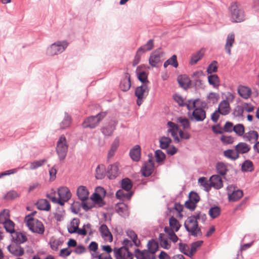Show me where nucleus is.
I'll return each instance as SVG.
<instances>
[{
    "label": "nucleus",
    "instance_id": "f257e3e1",
    "mask_svg": "<svg viewBox=\"0 0 259 259\" xmlns=\"http://www.w3.org/2000/svg\"><path fill=\"white\" fill-rule=\"evenodd\" d=\"M230 20L233 23H240L245 19V14L241 4L237 2L231 3L228 8Z\"/></svg>",
    "mask_w": 259,
    "mask_h": 259
},
{
    "label": "nucleus",
    "instance_id": "f03ea898",
    "mask_svg": "<svg viewBox=\"0 0 259 259\" xmlns=\"http://www.w3.org/2000/svg\"><path fill=\"white\" fill-rule=\"evenodd\" d=\"M148 250H140L136 249L135 251V255L137 259H144V258L148 259H156L155 253L158 249V244L157 242L151 240L148 243Z\"/></svg>",
    "mask_w": 259,
    "mask_h": 259
},
{
    "label": "nucleus",
    "instance_id": "7ed1b4c3",
    "mask_svg": "<svg viewBox=\"0 0 259 259\" xmlns=\"http://www.w3.org/2000/svg\"><path fill=\"white\" fill-rule=\"evenodd\" d=\"M35 212H32L25 217L24 222L29 230L32 232L38 234L43 235L45 232V227L42 223L33 218L32 216Z\"/></svg>",
    "mask_w": 259,
    "mask_h": 259
},
{
    "label": "nucleus",
    "instance_id": "20e7f679",
    "mask_svg": "<svg viewBox=\"0 0 259 259\" xmlns=\"http://www.w3.org/2000/svg\"><path fill=\"white\" fill-rule=\"evenodd\" d=\"M197 100H190L187 101L186 106L187 109L191 111L193 110L191 118L196 121H202L206 118L205 111L201 108H196V104Z\"/></svg>",
    "mask_w": 259,
    "mask_h": 259
},
{
    "label": "nucleus",
    "instance_id": "39448f33",
    "mask_svg": "<svg viewBox=\"0 0 259 259\" xmlns=\"http://www.w3.org/2000/svg\"><path fill=\"white\" fill-rule=\"evenodd\" d=\"M184 226L191 235L195 237L202 235L200 227L198 226V223L195 217L193 216L188 217L184 223Z\"/></svg>",
    "mask_w": 259,
    "mask_h": 259
},
{
    "label": "nucleus",
    "instance_id": "423d86ee",
    "mask_svg": "<svg viewBox=\"0 0 259 259\" xmlns=\"http://www.w3.org/2000/svg\"><path fill=\"white\" fill-rule=\"evenodd\" d=\"M167 126L168 127L167 131L170 133L176 143L180 142V139L178 136V133L181 139L188 140L190 138V135L188 132H184L182 130H179L178 126L175 123L169 121L167 122Z\"/></svg>",
    "mask_w": 259,
    "mask_h": 259
},
{
    "label": "nucleus",
    "instance_id": "0eeeda50",
    "mask_svg": "<svg viewBox=\"0 0 259 259\" xmlns=\"http://www.w3.org/2000/svg\"><path fill=\"white\" fill-rule=\"evenodd\" d=\"M68 145L64 135L59 138L57 143L56 152L61 160H64L68 151Z\"/></svg>",
    "mask_w": 259,
    "mask_h": 259
},
{
    "label": "nucleus",
    "instance_id": "6e6552de",
    "mask_svg": "<svg viewBox=\"0 0 259 259\" xmlns=\"http://www.w3.org/2000/svg\"><path fill=\"white\" fill-rule=\"evenodd\" d=\"M235 99L234 96L230 93L227 94L226 100L222 101L218 106V110L223 115L228 114L231 111L229 102H232Z\"/></svg>",
    "mask_w": 259,
    "mask_h": 259
},
{
    "label": "nucleus",
    "instance_id": "1a4fd4ad",
    "mask_svg": "<svg viewBox=\"0 0 259 259\" xmlns=\"http://www.w3.org/2000/svg\"><path fill=\"white\" fill-rule=\"evenodd\" d=\"M124 246L118 249L115 252L116 259H133V254L129 251L127 246L131 244V242L125 239L123 243Z\"/></svg>",
    "mask_w": 259,
    "mask_h": 259
},
{
    "label": "nucleus",
    "instance_id": "9d476101",
    "mask_svg": "<svg viewBox=\"0 0 259 259\" xmlns=\"http://www.w3.org/2000/svg\"><path fill=\"white\" fill-rule=\"evenodd\" d=\"M106 115V112H101L97 115L94 116H90L87 118L83 122L82 125L84 128H94L103 119Z\"/></svg>",
    "mask_w": 259,
    "mask_h": 259
},
{
    "label": "nucleus",
    "instance_id": "9b49d317",
    "mask_svg": "<svg viewBox=\"0 0 259 259\" xmlns=\"http://www.w3.org/2000/svg\"><path fill=\"white\" fill-rule=\"evenodd\" d=\"M227 190L228 200L230 202L237 201L243 196V191L239 189H236V187L232 185L228 186Z\"/></svg>",
    "mask_w": 259,
    "mask_h": 259
},
{
    "label": "nucleus",
    "instance_id": "f8f14e48",
    "mask_svg": "<svg viewBox=\"0 0 259 259\" xmlns=\"http://www.w3.org/2000/svg\"><path fill=\"white\" fill-rule=\"evenodd\" d=\"M67 41H57L52 44L48 50L47 53L49 55H55L63 52L68 46Z\"/></svg>",
    "mask_w": 259,
    "mask_h": 259
},
{
    "label": "nucleus",
    "instance_id": "ddd939ff",
    "mask_svg": "<svg viewBox=\"0 0 259 259\" xmlns=\"http://www.w3.org/2000/svg\"><path fill=\"white\" fill-rule=\"evenodd\" d=\"M149 91V87L146 84H143L136 88L135 96L138 98L137 104L138 106L142 104L143 99L148 95Z\"/></svg>",
    "mask_w": 259,
    "mask_h": 259
},
{
    "label": "nucleus",
    "instance_id": "4468645a",
    "mask_svg": "<svg viewBox=\"0 0 259 259\" xmlns=\"http://www.w3.org/2000/svg\"><path fill=\"white\" fill-rule=\"evenodd\" d=\"M59 198V204L63 205L71 197V194L69 189L66 187H62L58 190Z\"/></svg>",
    "mask_w": 259,
    "mask_h": 259
},
{
    "label": "nucleus",
    "instance_id": "2eb2a0df",
    "mask_svg": "<svg viewBox=\"0 0 259 259\" xmlns=\"http://www.w3.org/2000/svg\"><path fill=\"white\" fill-rule=\"evenodd\" d=\"M163 52L160 49H157L153 52L149 57V63L152 67H156L157 64L160 62L163 56Z\"/></svg>",
    "mask_w": 259,
    "mask_h": 259
},
{
    "label": "nucleus",
    "instance_id": "dca6fc26",
    "mask_svg": "<svg viewBox=\"0 0 259 259\" xmlns=\"http://www.w3.org/2000/svg\"><path fill=\"white\" fill-rule=\"evenodd\" d=\"M7 249L10 253L16 256H21L24 254L23 248L18 244L12 243L8 246Z\"/></svg>",
    "mask_w": 259,
    "mask_h": 259
},
{
    "label": "nucleus",
    "instance_id": "f3484780",
    "mask_svg": "<svg viewBox=\"0 0 259 259\" xmlns=\"http://www.w3.org/2000/svg\"><path fill=\"white\" fill-rule=\"evenodd\" d=\"M119 163L116 162L110 165L107 169V176L110 179H113L116 178L119 174Z\"/></svg>",
    "mask_w": 259,
    "mask_h": 259
},
{
    "label": "nucleus",
    "instance_id": "a211bd4d",
    "mask_svg": "<svg viewBox=\"0 0 259 259\" xmlns=\"http://www.w3.org/2000/svg\"><path fill=\"white\" fill-rule=\"evenodd\" d=\"M154 170V163L151 158H149L148 161L145 163L144 166L141 169L142 175L144 177L150 176Z\"/></svg>",
    "mask_w": 259,
    "mask_h": 259
},
{
    "label": "nucleus",
    "instance_id": "6ab92c4d",
    "mask_svg": "<svg viewBox=\"0 0 259 259\" xmlns=\"http://www.w3.org/2000/svg\"><path fill=\"white\" fill-rule=\"evenodd\" d=\"M12 240L14 243L21 244L27 241V237L25 233L20 232H14L12 235Z\"/></svg>",
    "mask_w": 259,
    "mask_h": 259
},
{
    "label": "nucleus",
    "instance_id": "aec40b11",
    "mask_svg": "<svg viewBox=\"0 0 259 259\" xmlns=\"http://www.w3.org/2000/svg\"><path fill=\"white\" fill-rule=\"evenodd\" d=\"M99 232L104 240L108 242L112 241V235L106 225L103 224L100 227Z\"/></svg>",
    "mask_w": 259,
    "mask_h": 259
},
{
    "label": "nucleus",
    "instance_id": "412c9836",
    "mask_svg": "<svg viewBox=\"0 0 259 259\" xmlns=\"http://www.w3.org/2000/svg\"><path fill=\"white\" fill-rule=\"evenodd\" d=\"M77 195L78 198L83 202L88 199L89 192L86 187L80 186L77 189Z\"/></svg>",
    "mask_w": 259,
    "mask_h": 259
},
{
    "label": "nucleus",
    "instance_id": "4be33fe9",
    "mask_svg": "<svg viewBox=\"0 0 259 259\" xmlns=\"http://www.w3.org/2000/svg\"><path fill=\"white\" fill-rule=\"evenodd\" d=\"M211 186L216 189H220L223 187V183L221 177L219 175H213L209 179Z\"/></svg>",
    "mask_w": 259,
    "mask_h": 259
},
{
    "label": "nucleus",
    "instance_id": "5701e85b",
    "mask_svg": "<svg viewBox=\"0 0 259 259\" xmlns=\"http://www.w3.org/2000/svg\"><path fill=\"white\" fill-rule=\"evenodd\" d=\"M237 92L240 97L244 99H248L251 95V90L248 87L239 85L237 89Z\"/></svg>",
    "mask_w": 259,
    "mask_h": 259
},
{
    "label": "nucleus",
    "instance_id": "b1692460",
    "mask_svg": "<svg viewBox=\"0 0 259 259\" xmlns=\"http://www.w3.org/2000/svg\"><path fill=\"white\" fill-rule=\"evenodd\" d=\"M258 137V135L257 132L255 131L251 130L245 133L243 138L249 143H253L257 140Z\"/></svg>",
    "mask_w": 259,
    "mask_h": 259
},
{
    "label": "nucleus",
    "instance_id": "393cba45",
    "mask_svg": "<svg viewBox=\"0 0 259 259\" xmlns=\"http://www.w3.org/2000/svg\"><path fill=\"white\" fill-rule=\"evenodd\" d=\"M235 42V34L233 33L228 34L226 38V42L225 49L226 52L230 55L231 53V49Z\"/></svg>",
    "mask_w": 259,
    "mask_h": 259
},
{
    "label": "nucleus",
    "instance_id": "a878e982",
    "mask_svg": "<svg viewBox=\"0 0 259 259\" xmlns=\"http://www.w3.org/2000/svg\"><path fill=\"white\" fill-rule=\"evenodd\" d=\"M250 149V146L244 142H240L235 146V150L238 152V155L240 154H243L248 153Z\"/></svg>",
    "mask_w": 259,
    "mask_h": 259
},
{
    "label": "nucleus",
    "instance_id": "bb28decb",
    "mask_svg": "<svg viewBox=\"0 0 259 259\" xmlns=\"http://www.w3.org/2000/svg\"><path fill=\"white\" fill-rule=\"evenodd\" d=\"M131 86L130 75L128 73H125L124 78L121 81L120 88L123 91H128Z\"/></svg>",
    "mask_w": 259,
    "mask_h": 259
},
{
    "label": "nucleus",
    "instance_id": "cd10ccee",
    "mask_svg": "<svg viewBox=\"0 0 259 259\" xmlns=\"http://www.w3.org/2000/svg\"><path fill=\"white\" fill-rule=\"evenodd\" d=\"M131 158L135 161H138L141 157V148L139 145L135 146L131 150L130 153Z\"/></svg>",
    "mask_w": 259,
    "mask_h": 259
},
{
    "label": "nucleus",
    "instance_id": "c85d7f7f",
    "mask_svg": "<svg viewBox=\"0 0 259 259\" xmlns=\"http://www.w3.org/2000/svg\"><path fill=\"white\" fill-rule=\"evenodd\" d=\"M154 47V40L153 39H149L146 44L140 47L138 50L139 51V52L144 54L146 52L152 50Z\"/></svg>",
    "mask_w": 259,
    "mask_h": 259
},
{
    "label": "nucleus",
    "instance_id": "c756f323",
    "mask_svg": "<svg viewBox=\"0 0 259 259\" xmlns=\"http://www.w3.org/2000/svg\"><path fill=\"white\" fill-rule=\"evenodd\" d=\"M79 220L77 218H74L67 227L68 231L71 234L75 233L78 230L79 224Z\"/></svg>",
    "mask_w": 259,
    "mask_h": 259
},
{
    "label": "nucleus",
    "instance_id": "7c9ffc66",
    "mask_svg": "<svg viewBox=\"0 0 259 259\" xmlns=\"http://www.w3.org/2000/svg\"><path fill=\"white\" fill-rule=\"evenodd\" d=\"M119 140L118 138H116L113 143L112 144L110 149L108 151L107 155L108 160L111 159L115 154V152L119 146Z\"/></svg>",
    "mask_w": 259,
    "mask_h": 259
},
{
    "label": "nucleus",
    "instance_id": "2f4dec72",
    "mask_svg": "<svg viewBox=\"0 0 259 259\" xmlns=\"http://www.w3.org/2000/svg\"><path fill=\"white\" fill-rule=\"evenodd\" d=\"M38 209L42 210L49 211L51 209V205L46 199H40L36 203Z\"/></svg>",
    "mask_w": 259,
    "mask_h": 259
},
{
    "label": "nucleus",
    "instance_id": "473e14b6",
    "mask_svg": "<svg viewBox=\"0 0 259 259\" xmlns=\"http://www.w3.org/2000/svg\"><path fill=\"white\" fill-rule=\"evenodd\" d=\"M224 155L232 160H235L239 157V155L238 154V152L235 149H228L224 151Z\"/></svg>",
    "mask_w": 259,
    "mask_h": 259
},
{
    "label": "nucleus",
    "instance_id": "72a5a7b5",
    "mask_svg": "<svg viewBox=\"0 0 259 259\" xmlns=\"http://www.w3.org/2000/svg\"><path fill=\"white\" fill-rule=\"evenodd\" d=\"M115 129V125L112 124H109L101 128V131L105 136H110Z\"/></svg>",
    "mask_w": 259,
    "mask_h": 259
},
{
    "label": "nucleus",
    "instance_id": "f704fd0d",
    "mask_svg": "<svg viewBox=\"0 0 259 259\" xmlns=\"http://www.w3.org/2000/svg\"><path fill=\"white\" fill-rule=\"evenodd\" d=\"M208 81L214 88H218L220 85V79L216 74L209 75L208 76Z\"/></svg>",
    "mask_w": 259,
    "mask_h": 259
},
{
    "label": "nucleus",
    "instance_id": "c9c22d12",
    "mask_svg": "<svg viewBox=\"0 0 259 259\" xmlns=\"http://www.w3.org/2000/svg\"><path fill=\"white\" fill-rule=\"evenodd\" d=\"M139 70L140 67H138L137 68L136 72L139 80L141 81L143 84H146L148 85L149 82L147 79V74L145 71L140 72Z\"/></svg>",
    "mask_w": 259,
    "mask_h": 259
},
{
    "label": "nucleus",
    "instance_id": "e433bc0d",
    "mask_svg": "<svg viewBox=\"0 0 259 259\" xmlns=\"http://www.w3.org/2000/svg\"><path fill=\"white\" fill-rule=\"evenodd\" d=\"M217 170L218 173L222 176H225L228 171V167L227 164L222 162H219L217 164Z\"/></svg>",
    "mask_w": 259,
    "mask_h": 259
},
{
    "label": "nucleus",
    "instance_id": "4c0bfd02",
    "mask_svg": "<svg viewBox=\"0 0 259 259\" xmlns=\"http://www.w3.org/2000/svg\"><path fill=\"white\" fill-rule=\"evenodd\" d=\"M178 81L180 85L183 88L186 89L191 84L190 79L186 76H182L178 78Z\"/></svg>",
    "mask_w": 259,
    "mask_h": 259
},
{
    "label": "nucleus",
    "instance_id": "58836bf2",
    "mask_svg": "<svg viewBox=\"0 0 259 259\" xmlns=\"http://www.w3.org/2000/svg\"><path fill=\"white\" fill-rule=\"evenodd\" d=\"M4 227L7 232L13 234L15 232V224L11 220L9 219L3 223Z\"/></svg>",
    "mask_w": 259,
    "mask_h": 259
},
{
    "label": "nucleus",
    "instance_id": "ea45409f",
    "mask_svg": "<svg viewBox=\"0 0 259 259\" xmlns=\"http://www.w3.org/2000/svg\"><path fill=\"white\" fill-rule=\"evenodd\" d=\"M171 65L175 68H177L178 66V63L177 59V56L174 55L169 59L166 60L163 64L164 68H166L168 65Z\"/></svg>",
    "mask_w": 259,
    "mask_h": 259
},
{
    "label": "nucleus",
    "instance_id": "a19ab883",
    "mask_svg": "<svg viewBox=\"0 0 259 259\" xmlns=\"http://www.w3.org/2000/svg\"><path fill=\"white\" fill-rule=\"evenodd\" d=\"M121 184L122 189L126 192H129L133 187V183L128 178L123 179Z\"/></svg>",
    "mask_w": 259,
    "mask_h": 259
},
{
    "label": "nucleus",
    "instance_id": "79ce46f5",
    "mask_svg": "<svg viewBox=\"0 0 259 259\" xmlns=\"http://www.w3.org/2000/svg\"><path fill=\"white\" fill-rule=\"evenodd\" d=\"M126 234L132 240L133 243L136 246H140L141 244L140 241L138 239L137 234L133 231H127Z\"/></svg>",
    "mask_w": 259,
    "mask_h": 259
},
{
    "label": "nucleus",
    "instance_id": "37998d69",
    "mask_svg": "<svg viewBox=\"0 0 259 259\" xmlns=\"http://www.w3.org/2000/svg\"><path fill=\"white\" fill-rule=\"evenodd\" d=\"M203 244L202 241H197L194 243H193L191 245V249L190 251H189V256L191 257L197 251V249L200 247L202 244Z\"/></svg>",
    "mask_w": 259,
    "mask_h": 259
},
{
    "label": "nucleus",
    "instance_id": "c03bdc74",
    "mask_svg": "<svg viewBox=\"0 0 259 259\" xmlns=\"http://www.w3.org/2000/svg\"><path fill=\"white\" fill-rule=\"evenodd\" d=\"M171 142V140L169 138L162 137L159 139L160 147L163 149H167Z\"/></svg>",
    "mask_w": 259,
    "mask_h": 259
},
{
    "label": "nucleus",
    "instance_id": "a18cd8bd",
    "mask_svg": "<svg viewBox=\"0 0 259 259\" xmlns=\"http://www.w3.org/2000/svg\"><path fill=\"white\" fill-rule=\"evenodd\" d=\"M71 123V118L70 116L66 114L65 115L64 118L60 123V128L62 130L65 129L70 126Z\"/></svg>",
    "mask_w": 259,
    "mask_h": 259
},
{
    "label": "nucleus",
    "instance_id": "49530a36",
    "mask_svg": "<svg viewBox=\"0 0 259 259\" xmlns=\"http://www.w3.org/2000/svg\"><path fill=\"white\" fill-rule=\"evenodd\" d=\"M132 195V192H127L125 193L124 190H119L116 193V196L118 199L126 198L130 199Z\"/></svg>",
    "mask_w": 259,
    "mask_h": 259
},
{
    "label": "nucleus",
    "instance_id": "de8ad7c7",
    "mask_svg": "<svg viewBox=\"0 0 259 259\" xmlns=\"http://www.w3.org/2000/svg\"><path fill=\"white\" fill-rule=\"evenodd\" d=\"M159 240L160 241V246L162 248L166 249H168L170 248L171 246L170 244L168 242L167 238L164 237V234H159Z\"/></svg>",
    "mask_w": 259,
    "mask_h": 259
},
{
    "label": "nucleus",
    "instance_id": "09e8293b",
    "mask_svg": "<svg viewBox=\"0 0 259 259\" xmlns=\"http://www.w3.org/2000/svg\"><path fill=\"white\" fill-rule=\"evenodd\" d=\"M234 132L237 136L243 137L245 134V127L242 124H237L234 125Z\"/></svg>",
    "mask_w": 259,
    "mask_h": 259
},
{
    "label": "nucleus",
    "instance_id": "8fccbe9b",
    "mask_svg": "<svg viewBox=\"0 0 259 259\" xmlns=\"http://www.w3.org/2000/svg\"><path fill=\"white\" fill-rule=\"evenodd\" d=\"M178 122L180 123L181 126L183 127L184 129H189L190 128V123L189 120L186 118L183 117H180L177 119Z\"/></svg>",
    "mask_w": 259,
    "mask_h": 259
},
{
    "label": "nucleus",
    "instance_id": "3c124183",
    "mask_svg": "<svg viewBox=\"0 0 259 259\" xmlns=\"http://www.w3.org/2000/svg\"><path fill=\"white\" fill-rule=\"evenodd\" d=\"M169 223L170 228H171V229L174 230L176 232H177L181 227V225L179 222L174 217H171L170 218Z\"/></svg>",
    "mask_w": 259,
    "mask_h": 259
},
{
    "label": "nucleus",
    "instance_id": "603ef678",
    "mask_svg": "<svg viewBox=\"0 0 259 259\" xmlns=\"http://www.w3.org/2000/svg\"><path fill=\"white\" fill-rule=\"evenodd\" d=\"M204 51L203 49L200 50L194 54L191 58V63L192 64H196L199 60H200L203 56Z\"/></svg>",
    "mask_w": 259,
    "mask_h": 259
},
{
    "label": "nucleus",
    "instance_id": "864d4df0",
    "mask_svg": "<svg viewBox=\"0 0 259 259\" xmlns=\"http://www.w3.org/2000/svg\"><path fill=\"white\" fill-rule=\"evenodd\" d=\"M198 183L204 188L205 190L207 191H209L211 187L210 182L209 181H208L206 178H200L198 179Z\"/></svg>",
    "mask_w": 259,
    "mask_h": 259
},
{
    "label": "nucleus",
    "instance_id": "5fc2aeb1",
    "mask_svg": "<svg viewBox=\"0 0 259 259\" xmlns=\"http://www.w3.org/2000/svg\"><path fill=\"white\" fill-rule=\"evenodd\" d=\"M220 208L218 206H215L211 207L209 209L208 214L211 218L215 219L219 216L220 214Z\"/></svg>",
    "mask_w": 259,
    "mask_h": 259
},
{
    "label": "nucleus",
    "instance_id": "6e6d98bb",
    "mask_svg": "<svg viewBox=\"0 0 259 259\" xmlns=\"http://www.w3.org/2000/svg\"><path fill=\"white\" fill-rule=\"evenodd\" d=\"M10 213L8 209H4L0 212V224H3L9 219Z\"/></svg>",
    "mask_w": 259,
    "mask_h": 259
},
{
    "label": "nucleus",
    "instance_id": "4d7b16f0",
    "mask_svg": "<svg viewBox=\"0 0 259 259\" xmlns=\"http://www.w3.org/2000/svg\"><path fill=\"white\" fill-rule=\"evenodd\" d=\"M253 163L250 160H246L242 165V170L244 171H251L253 170Z\"/></svg>",
    "mask_w": 259,
    "mask_h": 259
},
{
    "label": "nucleus",
    "instance_id": "13d9d810",
    "mask_svg": "<svg viewBox=\"0 0 259 259\" xmlns=\"http://www.w3.org/2000/svg\"><path fill=\"white\" fill-rule=\"evenodd\" d=\"M104 166L103 165H99L96 168V178L102 179L104 176Z\"/></svg>",
    "mask_w": 259,
    "mask_h": 259
},
{
    "label": "nucleus",
    "instance_id": "bf43d9fd",
    "mask_svg": "<svg viewBox=\"0 0 259 259\" xmlns=\"http://www.w3.org/2000/svg\"><path fill=\"white\" fill-rule=\"evenodd\" d=\"M47 162L46 159H42L32 162L30 164V169H35L39 167L42 166L44 163Z\"/></svg>",
    "mask_w": 259,
    "mask_h": 259
},
{
    "label": "nucleus",
    "instance_id": "052dcab7",
    "mask_svg": "<svg viewBox=\"0 0 259 259\" xmlns=\"http://www.w3.org/2000/svg\"><path fill=\"white\" fill-rule=\"evenodd\" d=\"M207 98L209 103H214L218 101L219 95L217 93L211 92L208 95Z\"/></svg>",
    "mask_w": 259,
    "mask_h": 259
},
{
    "label": "nucleus",
    "instance_id": "680f3d73",
    "mask_svg": "<svg viewBox=\"0 0 259 259\" xmlns=\"http://www.w3.org/2000/svg\"><path fill=\"white\" fill-rule=\"evenodd\" d=\"M218 70L217 62L215 61H212L210 64L207 69V72L208 74H211L215 72Z\"/></svg>",
    "mask_w": 259,
    "mask_h": 259
},
{
    "label": "nucleus",
    "instance_id": "e2e57ef3",
    "mask_svg": "<svg viewBox=\"0 0 259 259\" xmlns=\"http://www.w3.org/2000/svg\"><path fill=\"white\" fill-rule=\"evenodd\" d=\"M156 161L158 162L163 161L165 158V155L160 150H157L155 152Z\"/></svg>",
    "mask_w": 259,
    "mask_h": 259
},
{
    "label": "nucleus",
    "instance_id": "0e129e2a",
    "mask_svg": "<svg viewBox=\"0 0 259 259\" xmlns=\"http://www.w3.org/2000/svg\"><path fill=\"white\" fill-rule=\"evenodd\" d=\"M221 141L225 144H231L234 141V138L232 136H222L221 138Z\"/></svg>",
    "mask_w": 259,
    "mask_h": 259
},
{
    "label": "nucleus",
    "instance_id": "69168bd1",
    "mask_svg": "<svg viewBox=\"0 0 259 259\" xmlns=\"http://www.w3.org/2000/svg\"><path fill=\"white\" fill-rule=\"evenodd\" d=\"M189 200L195 203H198L200 200V197L197 193L194 192H191L189 196Z\"/></svg>",
    "mask_w": 259,
    "mask_h": 259
},
{
    "label": "nucleus",
    "instance_id": "338daca9",
    "mask_svg": "<svg viewBox=\"0 0 259 259\" xmlns=\"http://www.w3.org/2000/svg\"><path fill=\"white\" fill-rule=\"evenodd\" d=\"M234 127L233 123L231 122H227L224 126V131L226 132L231 133L234 131Z\"/></svg>",
    "mask_w": 259,
    "mask_h": 259
},
{
    "label": "nucleus",
    "instance_id": "774afa93",
    "mask_svg": "<svg viewBox=\"0 0 259 259\" xmlns=\"http://www.w3.org/2000/svg\"><path fill=\"white\" fill-rule=\"evenodd\" d=\"M179 249L182 252H183L185 254L189 256L188 253H189V251L190 250H189V246L187 244L180 243L179 244Z\"/></svg>",
    "mask_w": 259,
    "mask_h": 259
}]
</instances>
